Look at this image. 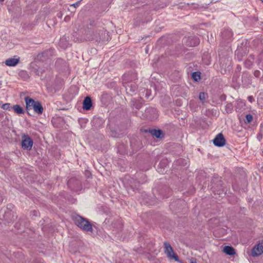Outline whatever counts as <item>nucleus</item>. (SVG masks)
Listing matches in <instances>:
<instances>
[{
    "instance_id": "12",
    "label": "nucleus",
    "mask_w": 263,
    "mask_h": 263,
    "mask_svg": "<svg viewBox=\"0 0 263 263\" xmlns=\"http://www.w3.org/2000/svg\"><path fill=\"white\" fill-rule=\"evenodd\" d=\"M123 85L126 89L127 93L129 94L131 96L135 93L138 88V85L136 82L123 84Z\"/></svg>"
},
{
    "instance_id": "28",
    "label": "nucleus",
    "mask_w": 263,
    "mask_h": 263,
    "mask_svg": "<svg viewBox=\"0 0 263 263\" xmlns=\"http://www.w3.org/2000/svg\"><path fill=\"white\" fill-rule=\"evenodd\" d=\"M166 167V160H161L160 162V163L158 166V168H157L158 171L159 173H163L164 168Z\"/></svg>"
},
{
    "instance_id": "36",
    "label": "nucleus",
    "mask_w": 263,
    "mask_h": 263,
    "mask_svg": "<svg viewBox=\"0 0 263 263\" xmlns=\"http://www.w3.org/2000/svg\"><path fill=\"white\" fill-rule=\"evenodd\" d=\"M253 120V116L251 114H248L246 116V123H250Z\"/></svg>"
},
{
    "instance_id": "22",
    "label": "nucleus",
    "mask_w": 263,
    "mask_h": 263,
    "mask_svg": "<svg viewBox=\"0 0 263 263\" xmlns=\"http://www.w3.org/2000/svg\"><path fill=\"white\" fill-rule=\"evenodd\" d=\"M149 133L152 135L155 136L157 138L162 139L164 137V134L161 129H152L149 130Z\"/></svg>"
},
{
    "instance_id": "24",
    "label": "nucleus",
    "mask_w": 263,
    "mask_h": 263,
    "mask_svg": "<svg viewBox=\"0 0 263 263\" xmlns=\"http://www.w3.org/2000/svg\"><path fill=\"white\" fill-rule=\"evenodd\" d=\"M30 67L31 71L37 76L41 75L44 72V69L40 68L38 66L34 64H32Z\"/></svg>"
},
{
    "instance_id": "18",
    "label": "nucleus",
    "mask_w": 263,
    "mask_h": 263,
    "mask_svg": "<svg viewBox=\"0 0 263 263\" xmlns=\"http://www.w3.org/2000/svg\"><path fill=\"white\" fill-rule=\"evenodd\" d=\"M143 99L141 97L138 99L134 98L131 100V105L133 107L139 109L143 105Z\"/></svg>"
},
{
    "instance_id": "23",
    "label": "nucleus",
    "mask_w": 263,
    "mask_h": 263,
    "mask_svg": "<svg viewBox=\"0 0 263 263\" xmlns=\"http://www.w3.org/2000/svg\"><path fill=\"white\" fill-rule=\"evenodd\" d=\"M20 62V58H9L7 59L5 63L7 66H15Z\"/></svg>"
},
{
    "instance_id": "21",
    "label": "nucleus",
    "mask_w": 263,
    "mask_h": 263,
    "mask_svg": "<svg viewBox=\"0 0 263 263\" xmlns=\"http://www.w3.org/2000/svg\"><path fill=\"white\" fill-rule=\"evenodd\" d=\"M92 105V101L89 97H86L85 98L83 102V108L86 110H89L90 109Z\"/></svg>"
},
{
    "instance_id": "29",
    "label": "nucleus",
    "mask_w": 263,
    "mask_h": 263,
    "mask_svg": "<svg viewBox=\"0 0 263 263\" xmlns=\"http://www.w3.org/2000/svg\"><path fill=\"white\" fill-rule=\"evenodd\" d=\"M258 61V64L260 67H262V76L261 77L260 79L261 81H263V50L262 51L261 53L259 55Z\"/></svg>"
},
{
    "instance_id": "46",
    "label": "nucleus",
    "mask_w": 263,
    "mask_h": 263,
    "mask_svg": "<svg viewBox=\"0 0 263 263\" xmlns=\"http://www.w3.org/2000/svg\"><path fill=\"white\" fill-rule=\"evenodd\" d=\"M237 69H241V68L240 67V66L239 65L237 66Z\"/></svg>"
},
{
    "instance_id": "13",
    "label": "nucleus",
    "mask_w": 263,
    "mask_h": 263,
    "mask_svg": "<svg viewBox=\"0 0 263 263\" xmlns=\"http://www.w3.org/2000/svg\"><path fill=\"white\" fill-rule=\"evenodd\" d=\"M67 184L71 190L77 191V187L81 185V182L76 177H72L68 180Z\"/></svg>"
},
{
    "instance_id": "49",
    "label": "nucleus",
    "mask_w": 263,
    "mask_h": 263,
    "mask_svg": "<svg viewBox=\"0 0 263 263\" xmlns=\"http://www.w3.org/2000/svg\"><path fill=\"white\" fill-rule=\"evenodd\" d=\"M65 20H67V17H65Z\"/></svg>"
},
{
    "instance_id": "51",
    "label": "nucleus",
    "mask_w": 263,
    "mask_h": 263,
    "mask_svg": "<svg viewBox=\"0 0 263 263\" xmlns=\"http://www.w3.org/2000/svg\"><path fill=\"white\" fill-rule=\"evenodd\" d=\"M261 2L263 3V0H261Z\"/></svg>"
},
{
    "instance_id": "35",
    "label": "nucleus",
    "mask_w": 263,
    "mask_h": 263,
    "mask_svg": "<svg viewBox=\"0 0 263 263\" xmlns=\"http://www.w3.org/2000/svg\"><path fill=\"white\" fill-rule=\"evenodd\" d=\"M199 98L202 103L204 102L206 98V93L203 92H201L199 95Z\"/></svg>"
},
{
    "instance_id": "6",
    "label": "nucleus",
    "mask_w": 263,
    "mask_h": 263,
    "mask_svg": "<svg viewBox=\"0 0 263 263\" xmlns=\"http://www.w3.org/2000/svg\"><path fill=\"white\" fill-rule=\"evenodd\" d=\"M249 52V47L247 43H242L240 45H238L237 50L235 51V55L239 61H241L243 58Z\"/></svg>"
},
{
    "instance_id": "9",
    "label": "nucleus",
    "mask_w": 263,
    "mask_h": 263,
    "mask_svg": "<svg viewBox=\"0 0 263 263\" xmlns=\"http://www.w3.org/2000/svg\"><path fill=\"white\" fill-rule=\"evenodd\" d=\"M123 84L136 82L137 80V74L135 72H128L123 74L122 77Z\"/></svg>"
},
{
    "instance_id": "10",
    "label": "nucleus",
    "mask_w": 263,
    "mask_h": 263,
    "mask_svg": "<svg viewBox=\"0 0 263 263\" xmlns=\"http://www.w3.org/2000/svg\"><path fill=\"white\" fill-rule=\"evenodd\" d=\"M54 51V50L53 49H50L49 50H45L44 52L39 53L36 58V59L40 61L44 62L46 59L50 58V57L53 54Z\"/></svg>"
},
{
    "instance_id": "15",
    "label": "nucleus",
    "mask_w": 263,
    "mask_h": 263,
    "mask_svg": "<svg viewBox=\"0 0 263 263\" xmlns=\"http://www.w3.org/2000/svg\"><path fill=\"white\" fill-rule=\"evenodd\" d=\"M157 110L156 109L152 107H149L145 109V118L150 119L153 120L157 116Z\"/></svg>"
},
{
    "instance_id": "14",
    "label": "nucleus",
    "mask_w": 263,
    "mask_h": 263,
    "mask_svg": "<svg viewBox=\"0 0 263 263\" xmlns=\"http://www.w3.org/2000/svg\"><path fill=\"white\" fill-rule=\"evenodd\" d=\"M199 39L195 36H191L186 39L185 43L190 47H195L199 44Z\"/></svg>"
},
{
    "instance_id": "7",
    "label": "nucleus",
    "mask_w": 263,
    "mask_h": 263,
    "mask_svg": "<svg viewBox=\"0 0 263 263\" xmlns=\"http://www.w3.org/2000/svg\"><path fill=\"white\" fill-rule=\"evenodd\" d=\"M164 252L168 258L174 259L175 261H179L178 256L175 253L173 248L167 241L164 242Z\"/></svg>"
},
{
    "instance_id": "17",
    "label": "nucleus",
    "mask_w": 263,
    "mask_h": 263,
    "mask_svg": "<svg viewBox=\"0 0 263 263\" xmlns=\"http://www.w3.org/2000/svg\"><path fill=\"white\" fill-rule=\"evenodd\" d=\"M242 83L245 86H248L251 83V77L248 72H244L242 74Z\"/></svg>"
},
{
    "instance_id": "40",
    "label": "nucleus",
    "mask_w": 263,
    "mask_h": 263,
    "mask_svg": "<svg viewBox=\"0 0 263 263\" xmlns=\"http://www.w3.org/2000/svg\"><path fill=\"white\" fill-rule=\"evenodd\" d=\"M248 100L251 103L253 102L254 101V99L252 96H249L248 97Z\"/></svg>"
},
{
    "instance_id": "27",
    "label": "nucleus",
    "mask_w": 263,
    "mask_h": 263,
    "mask_svg": "<svg viewBox=\"0 0 263 263\" xmlns=\"http://www.w3.org/2000/svg\"><path fill=\"white\" fill-rule=\"evenodd\" d=\"M12 109H13L14 111L18 115L24 114L25 112L23 108L21 107L20 105L17 104L13 105V107H12Z\"/></svg>"
},
{
    "instance_id": "5",
    "label": "nucleus",
    "mask_w": 263,
    "mask_h": 263,
    "mask_svg": "<svg viewBox=\"0 0 263 263\" xmlns=\"http://www.w3.org/2000/svg\"><path fill=\"white\" fill-rule=\"evenodd\" d=\"M211 183V189L215 194L219 195L220 197L225 196L226 191L222 186V181L218 177H214Z\"/></svg>"
},
{
    "instance_id": "31",
    "label": "nucleus",
    "mask_w": 263,
    "mask_h": 263,
    "mask_svg": "<svg viewBox=\"0 0 263 263\" xmlns=\"http://www.w3.org/2000/svg\"><path fill=\"white\" fill-rule=\"evenodd\" d=\"M233 109V105L232 103H227L225 106V111L227 114L232 112Z\"/></svg>"
},
{
    "instance_id": "32",
    "label": "nucleus",
    "mask_w": 263,
    "mask_h": 263,
    "mask_svg": "<svg viewBox=\"0 0 263 263\" xmlns=\"http://www.w3.org/2000/svg\"><path fill=\"white\" fill-rule=\"evenodd\" d=\"M192 77L195 81H198L200 79V72L199 71L193 72Z\"/></svg>"
},
{
    "instance_id": "25",
    "label": "nucleus",
    "mask_w": 263,
    "mask_h": 263,
    "mask_svg": "<svg viewBox=\"0 0 263 263\" xmlns=\"http://www.w3.org/2000/svg\"><path fill=\"white\" fill-rule=\"evenodd\" d=\"M254 60V56L252 54L249 55L248 59L246 60L244 62L245 67L247 68H250L253 64V62Z\"/></svg>"
},
{
    "instance_id": "11",
    "label": "nucleus",
    "mask_w": 263,
    "mask_h": 263,
    "mask_svg": "<svg viewBox=\"0 0 263 263\" xmlns=\"http://www.w3.org/2000/svg\"><path fill=\"white\" fill-rule=\"evenodd\" d=\"M213 144L217 147H222L226 144V140L222 133L217 134L213 140Z\"/></svg>"
},
{
    "instance_id": "30",
    "label": "nucleus",
    "mask_w": 263,
    "mask_h": 263,
    "mask_svg": "<svg viewBox=\"0 0 263 263\" xmlns=\"http://www.w3.org/2000/svg\"><path fill=\"white\" fill-rule=\"evenodd\" d=\"M19 76L25 80H27L29 78V76L27 72L25 70H22L20 71L19 73Z\"/></svg>"
},
{
    "instance_id": "26",
    "label": "nucleus",
    "mask_w": 263,
    "mask_h": 263,
    "mask_svg": "<svg viewBox=\"0 0 263 263\" xmlns=\"http://www.w3.org/2000/svg\"><path fill=\"white\" fill-rule=\"evenodd\" d=\"M223 252L229 255H233L236 253L235 249L232 247L229 246L224 247Z\"/></svg>"
},
{
    "instance_id": "42",
    "label": "nucleus",
    "mask_w": 263,
    "mask_h": 263,
    "mask_svg": "<svg viewBox=\"0 0 263 263\" xmlns=\"http://www.w3.org/2000/svg\"><path fill=\"white\" fill-rule=\"evenodd\" d=\"M4 118V115L0 113V119H2Z\"/></svg>"
},
{
    "instance_id": "16",
    "label": "nucleus",
    "mask_w": 263,
    "mask_h": 263,
    "mask_svg": "<svg viewBox=\"0 0 263 263\" xmlns=\"http://www.w3.org/2000/svg\"><path fill=\"white\" fill-rule=\"evenodd\" d=\"M252 256L253 257L258 256L263 253V245L260 244L256 245L252 250Z\"/></svg>"
},
{
    "instance_id": "3",
    "label": "nucleus",
    "mask_w": 263,
    "mask_h": 263,
    "mask_svg": "<svg viewBox=\"0 0 263 263\" xmlns=\"http://www.w3.org/2000/svg\"><path fill=\"white\" fill-rule=\"evenodd\" d=\"M74 224L81 229L86 232H92V227L88 220L81 216L74 214L71 216Z\"/></svg>"
},
{
    "instance_id": "38",
    "label": "nucleus",
    "mask_w": 263,
    "mask_h": 263,
    "mask_svg": "<svg viewBox=\"0 0 263 263\" xmlns=\"http://www.w3.org/2000/svg\"><path fill=\"white\" fill-rule=\"evenodd\" d=\"M81 1H78L74 4H73L70 5V7H73L74 8H76V7H78L80 4Z\"/></svg>"
},
{
    "instance_id": "34",
    "label": "nucleus",
    "mask_w": 263,
    "mask_h": 263,
    "mask_svg": "<svg viewBox=\"0 0 263 263\" xmlns=\"http://www.w3.org/2000/svg\"><path fill=\"white\" fill-rule=\"evenodd\" d=\"M2 108L4 110H10L12 107H11V105L9 103H5L3 104L1 106Z\"/></svg>"
},
{
    "instance_id": "2",
    "label": "nucleus",
    "mask_w": 263,
    "mask_h": 263,
    "mask_svg": "<svg viewBox=\"0 0 263 263\" xmlns=\"http://www.w3.org/2000/svg\"><path fill=\"white\" fill-rule=\"evenodd\" d=\"M84 35L86 40L96 42H108L110 39L108 32L102 26H88Z\"/></svg>"
},
{
    "instance_id": "50",
    "label": "nucleus",
    "mask_w": 263,
    "mask_h": 263,
    "mask_svg": "<svg viewBox=\"0 0 263 263\" xmlns=\"http://www.w3.org/2000/svg\"><path fill=\"white\" fill-rule=\"evenodd\" d=\"M4 0H0L1 2H3Z\"/></svg>"
},
{
    "instance_id": "39",
    "label": "nucleus",
    "mask_w": 263,
    "mask_h": 263,
    "mask_svg": "<svg viewBox=\"0 0 263 263\" xmlns=\"http://www.w3.org/2000/svg\"><path fill=\"white\" fill-rule=\"evenodd\" d=\"M151 90H148V89H146L145 95V98H148L149 97L151 96Z\"/></svg>"
},
{
    "instance_id": "37",
    "label": "nucleus",
    "mask_w": 263,
    "mask_h": 263,
    "mask_svg": "<svg viewBox=\"0 0 263 263\" xmlns=\"http://www.w3.org/2000/svg\"><path fill=\"white\" fill-rule=\"evenodd\" d=\"M145 204H147L148 205H154L156 203V201L155 200H151L149 198L145 201Z\"/></svg>"
},
{
    "instance_id": "48",
    "label": "nucleus",
    "mask_w": 263,
    "mask_h": 263,
    "mask_svg": "<svg viewBox=\"0 0 263 263\" xmlns=\"http://www.w3.org/2000/svg\"><path fill=\"white\" fill-rule=\"evenodd\" d=\"M65 20H67V17H65Z\"/></svg>"
},
{
    "instance_id": "43",
    "label": "nucleus",
    "mask_w": 263,
    "mask_h": 263,
    "mask_svg": "<svg viewBox=\"0 0 263 263\" xmlns=\"http://www.w3.org/2000/svg\"><path fill=\"white\" fill-rule=\"evenodd\" d=\"M33 212L34 213V215L37 216V212L35 211H34Z\"/></svg>"
},
{
    "instance_id": "33",
    "label": "nucleus",
    "mask_w": 263,
    "mask_h": 263,
    "mask_svg": "<svg viewBox=\"0 0 263 263\" xmlns=\"http://www.w3.org/2000/svg\"><path fill=\"white\" fill-rule=\"evenodd\" d=\"M261 70H256L254 71V75L256 78H259L262 76V67H260Z\"/></svg>"
},
{
    "instance_id": "1",
    "label": "nucleus",
    "mask_w": 263,
    "mask_h": 263,
    "mask_svg": "<svg viewBox=\"0 0 263 263\" xmlns=\"http://www.w3.org/2000/svg\"><path fill=\"white\" fill-rule=\"evenodd\" d=\"M233 33L231 29H224L221 33L220 44L219 49L220 65L223 67L225 61H228L226 58L231 52L229 44L232 41Z\"/></svg>"
},
{
    "instance_id": "19",
    "label": "nucleus",
    "mask_w": 263,
    "mask_h": 263,
    "mask_svg": "<svg viewBox=\"0 0 263 263\" xmlns=\"http://www.w3.org/2000/svg\"><path fill=\"white\" fill-rule=\"evenodd\" d=\"M4 219L7 224L12 222L16 218V217L13 215L10 211L6 212L3 216Z\"/></svg>"
},
{
    "instance_id": "44",
    "label": "nucleus",
    "mask_w": 263,
    "mask_h": 263,
    "mask_svg": "<svg viewBox=\"0 0 263 263\" xmlns=\"http://www.w3.org/2000/svg\"><path fill=\"white\" fill-rule=\"evenodd\" d=\"M163 198H167L168 196L166 195H163Z\"/></svg>"
},
{
    "instance_id": "20",
    "label": "nucleus",
    "mask_w": 263,
    "mask_h": 263,
    "mask_svg": "<svg viewBox=\"0 0 263 263\" xmlns=\"http://www.w3.org/2000/svg\"><path fill=\"white\" fill-rule=\"evenodd\" d=\"M68 37L63 36L60 40L59 45L60 47L64 49L68 48L70 46V43H69Z\"/></svg>"
},
{
    "instance_id": "47",
    "label": "nucleus",
    "mask_w": 263,
    "mask_h": 263,
    "mask_svg": "<svg viewBox=\"0 0 263 263\" xmlns=\"http://www.w3.org/2000/svg\"><path fill=\"white\" fill-rule=\"evenodd\" d=\"M178 202H183V201H182V200H179L178 201Z\"/></svg>"
},
{
    "instance_id": "8",
    "label": "nucleus",
    "mask_w": 263,
    "mask_h": 263,
    "mask_svg": "<svg viewBox=\"0 0 263 263\" xmlns=\"http://www.w3.org/2000/svg\"><path fill=\"white\" fill-rule=\"evenodd\" d=\"M22 147L25 150L30 151L33 146L32 139L27 135L23 134L22 136Z\"/></svg>"
},
{
    "instance_id": "41",
    "label": "nucleus",
    "mask_w": 263,
    "mask_h": 263,
    "mask_svg": "<svg viewBox=\"0 0 263 263\" xmlns=\"http://www.w3.org/2000/svg\"><path fill=\"white\" fill-rule=\"evenodd\" d=\"M190 263H197L196 259L194 258L191 259Z\"/></svg>"
},
{
    "instance_id": "45",
    "label": "nucleus",
    "mask_w": 263,
    "mask_h": 263,
    "mask_svg": "<svg viewBox=\"0 0 263 263\" xmlns=\"http://www.w3.org/2000/svg\"><path fill=\"white\" fill-rule=\"evenodd\" d=\"M183 160L182 159H179L178 160V161L179 162V163L181 162V161H182Z\"/></svg>"
},
{
    "instance_id": "4",
    "label": "nucleus",
    "mask_w": 263,
    "mask_h": 263,
    "mask_svg": "<svg viewBox=\"0 0 263 263\" xmlns=\"http://www.w3.org/2000/svg\"><path fill=\"white\" fill-rule=\"evenodd\" d=\"M25 101L26 103V109L28 115H30L29 110L32 109V108L34 109L35 112L37 113V114L41 115L43 113V107L39 101H36L28 96L25 98Z\"/></svg>"
}]
</instances>
